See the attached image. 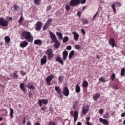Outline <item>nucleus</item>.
Segmentation results:
<instances>
[{
	"label": "nucleus",
	"instance_id": "f257e3e1",
	"mask_svg": "<svg viewBox=\"0 0 125 125\" xmlns=\"http://www.w3.org/2000/svg\"><path fill=\"white\" fill-rule=\"evenodd\" d=\"M21 39L26 40L28 42H32L34 41V37L31 32L24 31L21 33Z\"/></svg>",
	"mask_w": 125,
	"mask_h": 125
},
{
	"label": "nucleus",
	"instance_id": "f03ea898",
	"mask_svg": "<svg viewBox=\"0 0 125 125\" xmlns=\"http://www.w3.org/2000/svg\"><path fill=\"white\" fill-rule=\"evenodd\" d=\"M49 35L53 42H55L54 45L55 48L57 49V48L60 46V43L58 41H57V38L56 37V36H55L54 33L52 32L51 31H49Z\"/></svg>",
	"mask_w": 125,
	"mask_h": 125
},
{
	"label": "nucleus",
	"instance_id": "7ed1b4c3",
	"mask_svg": "<svg viewBox=\"0 0 125 125\" xmlns=\"http://www.w3.org/2000/svg\"><path fill=\"white\" fill-rule=\"evenodd\" d=\"M46 54L48 56V60H51L54 56V54H53V50L51 49H48L46 51Z\"/></svg>",
	"mask_w": 125,
	"mask_h": 125
},
{
	"label": "nucleus",
	"instance_id": "20e7f679",
	"mask_svg": "<svg viewBox=\"0 0 125 125\" xmlns=\"http://www.w3.org/2000/svg\"><path fill=\"white\" fill-rule=\"evenodd\" d=\"M9 23L8 21L5 20L4 18H0V26L2 27H7Z\"/></svg>",
	"mask_w": 125,
	"mask_h": 125
},
{
	"label": "nucleus",
	"instance_id": "39448f33",
	"mask_svg": "<svg viewBox=\"0 0 125 125\" xmlns=\"http://www.w3.org/2000/svg\"><path fill=\"white\" fill-rule=\"evenodd\" d=\"M43 25V24L41 21H38L35 24V30L40 32L42 30V27Z\"/></svg>",
	"mask_w": 125,
	"mask_h": 125
},
{
	"label": "nucleus",
	"instance_id": "423d86ee",
	"mask_svg": "<svg viewBox=\"0 0 125 125\" xmlns=\"http://www.w3.org/2000/svg\"><path fill=\"white\" fill-rule=\"evenodd\" d=\"M81 3V0H71L69 2L70 6L74 7Z\"/></svg>",
	"mask_w": 125,
	"mask_h": 125
},
{
	"label": "nucleus",
	"instance_id": "0eeeda50",
	"mask_svg": "<svg viewBox=\"0 0 125 125\" xmlns=\"http://www.w3.org/2000/svg\"><path fill=\"white\" fill-rule=\"evenodd\" d=\"M54 78L53 74H50L47 78H46V81L47 84L50 85V82L52 81V79Z\"/></svg>",
	"mask_w": 125,
	"mask_h": 125
},
{
	"label": "nucleus",
	"instance_id": "6e6552de",
	"mask_svg": "<svg viewBox=\"0 0 125 125\" xmlns=\"http://www.w3.org/2000/svg\"><path fill=\"white\" fill-rule=\"evenodd\" d=\"M89 110V106L88 105H85L82 108V113L83 115H86Z\"/></svg>",
	"mask_w": 125,
	"mask_h": 125
},
{
	"label": "nucleus",
	"instance_id": "1a4fd4ad",
	"mask_svg": "<svg viewBox=\"0 0 125 125\" xmlns=\"http://www.w3.org/2000/svg\"><path fill=\"white\" fill-rule=\"evenodd\" d=\"M117 4L119 6V7L122 6V3H121L120 2H114L111 6V7L113 9L114 12H117V10H116V5Z\"/></svg>",
	"mask_w": 125,
	"mask_h": 125
},
{
	"label": "nucleus",
	"instance_id": "9d476101",
	"mask_svg": "<svg viewBox=\"0 0 125 125\" xmlns=\"http://www.w3.org/2000/svg\"><path fill=\"white\" fill-rule=\"evenodd\" d=\"M62 93L64 96L68 97L69 96V89L67 86L63 87L62 90Z\"/></svg>",
	"mask_w": 125,
	"mask_h": 125
},
{
	"label": "nucleus",
	"instance_id": "9b49d317",
	"mask_svg": "<svg viewBox=\"0 0 125 125\" xmlns=\"http://www.w3.org/2000/svg\"><path fill=\"white\" fill-rule=\"evenodd\" d=\"M56 62H59L60 64H61V65H64V62L63 60H62V58H61V57L60 56H58L55 58Z\"/></svg>",
	"mask_w": 125,
	"mask_h": 125
},
{
	"label": "nucleus",
	"instance_id": "f8f14e48",
	"mask_svg": "<svg viewBox=\"0 0 125 125\" xmlns=\"http://www.w3.org/2000/svg\"><path fill=\"white\" fill-rule=\"evenodd\" d=\"M109 44L110 45H111L112 47L113 48L115 46L116 42L115 41V39L114 38H110L109 40Z\"/></svg>",
	"mask_w": 125,
	"mask_h": 125
},
{
	"label": "nucleus",
	"instance_id": "ddd939ff",
	"mask_svg": "<svg viewBox=\"0 0 125 125\" xmlns=\"http://www.w3.org/2000/svg\"><path fill=\"white\" fill-rule=\"evenodd\" d=\"M28 44H29V43L27 41H23L21 42V43L20 44V46H21V47L24 48V47H26V46H27Z\"/></svg>",
	"mask_w": 125,
	"mask_h": 125
},
{
	"label": "nucleus",
	"instance_id": "4468645a",
	"mask_svg": "<svg viewBox=\"0 0 125 125\" xmlns=\"http://www.w3.org/2000/svg\"><path fill=\"white\" fill-rule=\"evenodd\" d=\"M99 121L104 125H109V122H108V121H107L106 119H103V118H99Z\"/></svg>",
	"mask_w": 125,
	"mask_h": 125
},
{
	"label": "nucleus",
	"instance_id": "2eb2a0df",
	"mask_svg": "<svg viewBox=\"0 0 125 125\" xmlns=\"http://www.w3.org/2000/svg\"><path fill=\"white\" fill-rule=\"evenodd\" d=\"M47 59H46V56H43V58L41 60V65H44L45 63H46Z\"/></svg>",
	"mask_w": 125,
	"mask_h": 125
},
{
	"label": "nucleus",
	"instance_id": "dca6fc26",
	"mask_svg": "<svg viewBox=\"0 0 125 125\" xmlns=\"http://www.w3.org/2000/svg\"><path fill=\"white\" fill-rule=\"evenodd\" d=\"M68 57V51H64L62 52V60L63 61H65L66 59H67V58Z\"/></svg>",
	"mask_w": 125,
	"mask_h": 125
},
{
	"label": "nucleus",
	"instance_id": "f3484780",
	"mask_svg": "<svg viewBox=\"0 0 125 125\" xmlns=\"http://www.w3.org/2000/svg\"><path fill=\"white\" fill-rule=\"evenodd\" d=\"M73 117L74 122H77V120H78V117H79V112H78V111H74Z\"/></svg>",
	"mask_w": 125,
	"mask_h": 125
},
{
	"label": "nucleus",
	"instance_id": "a211bd4d",
	"mask_svg": "<svg viewBox=\"0 0 125 125\" xmlns=\"http://www.w3.org/2000/svg\"><path fill=\"white\" fill-rule=\"evenodd\" d=\"M72 34L74 35V39L75 41H78L79 40V38L80 37V35L75 31L72 32Z\"/></svg>",
	"mask_w": 125,
	"mask_h": 125
},
{
	"label": "nucleus",
	"instance_id": "6ab92c4d",
	"mask_svg": "<svg viewBox=\"0 0 125 125\" xmlns=\"http://www.w3.org/2000/svg\"><path fill=\"white\" fill-rule=\"evenodd\" d=\"M100 97V94L97 93L94 94L93 99L94 101H97V100Z\"/></svg>",
	"mask_w": 125,
	"mask_h": 125
},
{
	"label": "nucleus",
	"instance_id": "aec40b11",
	"mask_svg": "<svg viewBox=\"0 0 125 125\" xmlns=\"http://www.w3.org/2000/svg\"><path fill=\"white\" fill-rule=\"evenodd\" d=\"M34 44H36L37 45H42V42L41 40L37 39L34 41Z\"/></svg>",
	"mask_w": 125,
	"mask_h": 125
},
{
	"label": "nucleus",
	"instance_id": "412c9836",
	"mask_svg": "<svg viewBox=\"0 0 125 125\" xmlns=\"http://www.w3.org/2000/svg\"><path fill=\"white\" fill-rule=\"evenodd\" d=\"M56 35L59 38V40H60V41H62V40H63V35H62V33H61V32H57Z\"/></svg>",
	"mask_w": 125,
	"mask_h": 125
},
{
	"label": "nucleus",
	"instance_id": "4be33fe9",
	"mask_svg": "<svg viewBox=\"0 0 125 125\" xmlns=\"http://www.w3.org/2000/svg\"><path fill=\"white\" fill-rule=\"evenodd\" d=\"M20 88L21 89V90L23 91V92H25L26 91V90L25 89V84L24 83H21L20 85Z\"/></svg>",
	"mask_w": 125,
	"mask_h": 125
},
{
	"label": "nucleus",
	"instance_id": "5701e85b",
	"mask_svg": "<svg viewBox=\"0 0 125 125\" xmlns=\"http://www.w3.org/2000/svg\"><path fill=\"white\" fill-rule=\"evenodd\" d=\"M55 90L56 92H57L58 94H59V93H62V90L61 89V88H60V87L56 86Z\"/></svg>",
	"mask_w": 125,
	"mask_h": 125
},
{
	"label": "nucleus",
	"instance_id": "b1692460",
	"mask_svg": "<svg viewBox=\"0 0 125 125\" xmlns=\"http://www.w3.org/2000/svg\"><path fill=\"white\" fill-rule=\"evenodd\" d=\"M75 91L77 93H80L81 92V87L79 84H77L75 87Z\"/></svg>",
	"mask_w": 125,
	"mask_h": 125
},
{
	"label": "nucleus",
	"instance_id": "393cba45",
	"mask_svg": "<svg viewBox=\"0 0 125 125\" xmlns=\"http://www.w3.org/2000/svg\"><path fill=\"white\" fill-rule=\"evenodd\" d=\"M17 73H18L17 71L13 72V77L14 79H18V74Z\"/></svg>",
	"mask_w": 125,
	"mask_h": 125
},
{
	"label": "nucleus",
	"instance_id": "a878e982",
	"mask_svg": "<svg viewBox=\"0 0 125 125\" xmlns=\"http://www.w3.org/2000/svg\"><path fill=\"white\" fill-rule=\"evenodd\" d=\"M31 84V83H27V88H29V89L30 90H32V89H35V86H34V85L32 84V85H30Z\"/></svg>",
	"mask_w": 125,
	"mask_h": 125
},
{
	"label": "nucleus",
	"instance_id": "bb28decb",
	"mask_svg": "<svg viewBox=\"0 0 125 125\" xmlns=\"http://www.w3.org/2000/svg\"><path fill=\"white\" fill-rule=\"evenodd\" d=\"M82 86L85 88L87 87V86H88V83L87 82V81H83L82 83Z\"/></svg>",
	"mask_w": 125,
	"mask_h": 125
},
{
	"label": "nucleus",
	"instance_id": "cd10ccee",
	"mask_svg": "<svg viewBox=\"0 0 125 125\" xmlns=\"http://www.w3.org/2000/svg\"><path fill=\"white\" fill-rule=\"evenodd\" d=\"M4 40L6 43H9L10 42V38L8 36H5L4 37Z\"/></svg>",
	"mask_w": 125,
	"mask_h": 125
},
{
	"label": "nucleus",
	"instance_id": "c85d7f7f",
	"mask_svg": "<svg viewBox=\"0 0 125 125\" xmlns=\"http://www.w3.org/2000/svg\"><path fill=\"white\" fill-rule=\"evenodd\" d=\"M73 104H74L73 109H75L77 108V107H78V106H79V102L75 101L73 102Z\"/></svg>",
	"mask_w": 125,
	"mask_h": 125
},
{
	"label": "nucleus",
	"instance_id": "c756f323",
	"mask_svg": "<svg viewBox=\"0 0 125 125\" xmlns=\"http://www.w3.org/2000/svg\"><path fill=\"white\" fill-rule=\"evenodd\" d=\"M74 54H75V51L74 50L71 51L69 55L68 58L69 59H71L72 57L74 56Z\"/></svg>",
	"mask_w": 125,
	"mask_h": 125
},
{
	"label": "nucleus",
	"instance_id": "7c9ffc66",
	"mask_svg": "<svg viewBox=\"0 0 125 125\" xmlns=\"http://www.w3.org/2000/svg\"><path fill=\"white\" fill-rule=\"evenodd\" d=\"M58 80H59V82L60 83H63V81L64 80V76H59Z\"/></svg>",
	"mask_w": 125,
	"mask_h": 125
},
{
	"label": "nucleus",
	"instance_id": "2f4dec72",
	"mask_svg": "<svg viewBox=\"0 0 125 125\" xmlns=\"http://www.w3.org/2000/svg\"><path fill=\"white\" fill-rule=\"evenodd\" d=\"M121 77H125V68H123L121 69Z\"/></svg>",
	"mask_w": 125,
	"mask_h": 125
},
{
	"label": "nucleus",
	"instance_id": "473e14b6",
	"mask_svg": "<svg viewBox=\"0 0 125 125\" xmlns=\"http://www.w3.org/2000/svg\"><path fill=\"white\" fill-rule=\"evenodd\" d=\"M104 119H109L110 118V114L108 112H106L104 116Z\"/></svg>",
	"mask_w": 125,
	"mask_h": 125
},
{
	"label": "nucleus",
	"instance_id": "72a5a7b5",
	"mask_svg": "<svg viewBox=\"0 0 125 125\" xmlns=\"http://www.w3.org/2000/svg\"><path fill=\"white\" fill-rule=\"evenodd\" d=\"M34 1L36 5H40L42 2V0H34Z\"/></svg>",
	"mask_w": 125,
	"mask_h": 125
},
{
	"label": "nucleus",
	"instance_id": "f704fd0d",
	"mask_svg": "<svg viewBox=\"0 0 125 125\" xmlns=\"http://www.w3.org/2000/svg\"><path fill=\"white\" fill-rule=\"evenodd\" d=\"M10 112L9 114V116H10V118H13V114H14V112L13 109L11 108H10Z\"/></svg>",
	"mask_w": 125,
	"mask_h": 125
},
{
	"label": "nucleus",
	"instance_id": "c9c22d12",
	"mask_svg": "<svg viewBox=\"0 0 125 125\" xmlns=\"http://www.w3.org/2000/svg\"><path fill=\"white\" fill-rule=\"evenodd\" d=\"M51 22H52V19H49L47 20L46 24L47 25H48V26H50V24H51Z\"/></svg>",
	"mask_w": 125,
	"mask_h": 125
},
{
	"label": "nucleus",
	"instance_id": "e433bc0d",
	"mask_svg": "<svg viewBox=\"0 0 125 125\" xmlns=\"http://www.w3.org/2000/svg\"><path fill=\"white\" fill-rule=\"evenodd\" d=\"M81 21L83 22V24H88V20L85 19H82Z\"/></svg>",
	"mask_w": 125,
	"mask_h": 125
},
{
	"label": "nucleus",
	"instance_id": "4c0bfd02",
	"mask_svg": "<svg viewBox=\"0 0 125 125\" xmlns=\"http://www.w3.org/2000/svg\"><path fill=\"white\" fill-rule=\"evenodd\" d=\"M42 102L44 105H47V103H48V100L47 99H42Z\"/></svg>",
	"mask_w": 125,
	"mask_h": 125
},
{
	"label": "nucleus",
	"instance_id": "58836bf2",
	"mask_svg": "<svg viewBox=\"0 0 125 125\" xmlns=\"http://www.w3.org/2000/svg\"><path fill=\"white\" fill-rule=\"evenodd\" d=\"M23 20H24V18L23 16H21L18 22L19 24H22V22H23Z\"/></svg>",
	"mask_w": 125,
	"mask_h": 125
},
{
	"label": "nucleus",
	"instance_id": "ea45409f",
	"mask_svg": "<svg viewBox=\"0 0 125 125\" xmlns=\"http://www.w3.org/2000/svg\"><path fill=\"white\" fill-rule=\"evenodd\" d=\"M110 78L111 81L114 82V80H115V78H116V75L115 74V73H113Z\"/></svg>",
	"mask_w": 125,
	"mask_h": 125
},
{
	"label": "nucleus",
	"instance_id": "a19ab883",
	"mask_svg": "<svg viewBox=\"0 0 125 125\" xmlns=\"http://www.w3.org/2000/svg\"><path fill=\"white\" fill-rule=\"evenodd\" d=\"M14 9L15 11H18V10L20 9V8H19V7H18V5H14Z\"/></svg>",
	"mask_w": 125,
	"mask_h": 125
},
{
	"label": "nucleus",
	"instance_id": "79ce46f5",
	"mask_svg": "<svg viewBox=\"0 0 125 125\" xmlns=\"http://www.w3.org/2000/svg\"><path fill=\"white\" fill-rule=\"evenodd\" d=\"M99 81L100 82H102V83H106V80L103 77H101L99 79Z\"/></svg>",
	"mask_w": 125,
	"mask_h": 125
},
{
	"label": "nucleus",
	"instance_id": "37998d69",
	"mask_svg": "<svg viewBox=\"0 0 125 125\" xmlns=\"http://www.w3.org/2000/svg\"><path fill=\"white\" fill-rule=\"evenodd\" d=\"M38 103L39 104L40 107H42V100H39Z\"/></svg>",
	"mask_w": 125,
	"mask_h": 125
},
{
	"label": "nucleus",
	"instance_id": "c03bdc74",
	"mask_svg": "<svg viewBox=\"0 0 125 125\" xmlns=\"http://www.w3.org/2000/svg\"><path fill=\"white\" fill-rule=\"evenodd\" d=\"M68 41H69V38H68V37L65 36L63 38L62 42H68Z\"/></svg>",
	"mask_w": 125,
	"mask_h": 125
},
{
	"label": "nucleus",
	"instance_id": "a18cd8bd",
	"mask_svg": "<svg viewBox=\"0 0 125 125\" xmlns=\"http://www.w3.org/2000/svg\"><path fill=\"white\" fill-rule=\"evenodd\" d=\"M49 27V25H47L46 23L45 24L44 26L43 27V31H45Z\"/></svg>",
	"mask_w": 125,
	"mask_h": 125
},
{
	"label": "nucleus",
	"instance_id": "49530a36",
	"mask_svg": "<svg viewBox=\"0 0 125 125\" xmlns=\"http://www.w3.org/2000/svg\"><path fill=\"white\" fill-rule=\"evenodd\" d=\"M74 47L76 49H77L78 50H80V49H81V46L78 44L75 45Z\"/></svg>",
	"mask_w": 125,
	"mask_h": 125
},
{
	"label": "nucleus",
	"instance_id": "de8ad7c7",
	"mask_svg": "<svg viewBox=\"0 0 125 125\" xmlns=\"http://www.w3.org/2000/svg\"><path fill=\"white\" fill-rule=\"evenodd\" d=\"M113 88L115 89V90H117L118 89V85L117 84H114L113 86Z\"/></svg>",
	"mask_w": 125,
	"mask_h": 125
},
{
	"label": "nucleus",
	"instance_id": "09e8293b",
	"mask_svg": "<svg viewBox=\"0 0 125 125\" xmlns=\"http://www.w3.org/2000/svg\"><path fill=\"white\" fill-rule=\"evenodd\" d=\"M70 8H71V6L70 5H66L65 9L66 11H69Z\"/></svg>",
	"mask_w": 125,
	"mask_h": 125
},
{
	"label": "nucleus",
	"instance_id": "8fccbe9b",
	"mask_svg": "<svg viewBox=\"0 0 125 125\" xmlns=\"http://www.w3.org/2000/svg\"><path fill=\"white\" fill-rule=\"evenodd\" d=\"M21 76H25V75H26V73L23 70H21Z\"/></svg>",
	"mask_w": 125,
	"mask_h": 125
},
{
	"label": "nucleus",
	"instance_id": "3c124183",
	"mask_svg": "<svg viewBox=\"0 0 125 125\" xmlns=\"http://www.w3.org/2000/svg\"><path fill=\"white\" fill-rule=\"evenodd\" d=\"M51 9V5H49L47 7L46 10L47 11H49Z\"/></svg>",
	"mask_w": 125,
	"mask_h": 125
},
{
	"label": "nucleus",
	"instance_id": "603ef678",
	"mask_svg": "<svg viewBox=\"0 0 125 125\" xmlns=\"http://www.w3.org/2000/svg\"><path fill=\"white\" fill-rule=\"evenodd\" d=\"M77 16H78V17H81V16L82 15V12L81 11H78L77 12Z\"/></svg>",
	"mask_w": 125,
	"mask_h": 125
},
{
	"label": "nucleus",
	"instance_id": "864d4df0",
	"mask_svg": "<svg viewBox=\"0 0 125 125\" xmlns=\"http://www.w3.org/2000/svg\"><path fill=\"white\" fill-rule=\"evenodd\" d=\"M67 50H71L72 49V46L68 45L66 47Z\"/></svg>",
	"mask_w": 125,
	"mask_h": 125
},
{
	"label": "nucleus",
	"instance_id": "5fc2aeb1",
	"mask_svg": "<svg viewBox=\"0 0 125 125\" xmlns=\"http://www.w3.org/2000/svg\"><path fill=\"white\" fill-rule=\"evenodd\" d=\"M81 31L82 32L83 35H85V31H84V29H81Z\"/></svg>",
	"mask_w": 125,
	"mask_h": 125
},
{
	"label": "nucleus",
	"instance_id": "6e6d98bb",
	"mask_svg": "<svg viewBox=\"0 0 125 125\" xmlns=\"http://www.w3.org/2000/svg\"><path fill=\"white\" fill-rule=\"evenodd\" d=\"M103 112H104V110L103 109H100L99 111V114H103Z\"/></svg>",
	"mask_w": 125,
	"mask_h": 125
},
{
	"label": "nucleus",
	"instance_id": "4d7b16f0",
	"mask_svg": "<svg viewBox=\"0 0 125 125\" xmlns=\"http://www.w3.org/2000/svg\"><path fill=\"white\" fill-rule=\"evenodd\" d=\"M86 1V0H81L80 3H82V4H83V3H85Z\"/></svg>",
	"mask_w": 125,
	"mask_h": 125
},
{
	"label": "nucleus",
	"instance_id": "13d9d810",
	"mask_svg": "<svg viewBox=\"0 0 125 125\" xmlns=\"http://www.w3.org/2000/svg\"><path fill=\"white\" fill-rule=\"evenodd\" d=\"M49 125H55V123L52 122V121H50L49 123Z\"/></svg>",
	"mask_w": 125,
	"mask_h": 125
},
{
	"label": "nucleus",
	"instance_id": "bf43d9fd",
	"mask_svg": "<svg viewBox=\"0 0 125 125\" xmlns=\"http://www.w3.org/2000/svg\"><path fill=\"white\" fill-rule=\"evenodd\" d=\"M59 95V97L61 98V99H63V95H62V93L58 94Z\"/></svg>",
	"mask_w": 125,
	"mask_h": 125
},
{
	"label": "nucleus",
	"instance_id": "052dcab7",
	"mask_svg": "<svg viewBox=\"0 0 125 125\" xmlns=\"http://www.w3.org/2000/svg\"><path fill=\"white\" fill-rule=\"evenodd\" d=\"M46 109V107L45 106H44L41 108V110H42L43 111H45Z\"/></svg>",
	"mask_w": 125,
	"mask_h": 125
},
{
	"label": "nucleus",
	"instance_id": "680f3d73",
	"mask_svg": "<svg viewBox=\"0 0 125 125\" xmlns=\"http://www.w3.org/2000/svg\"><path fill=\"white\" fill-rule=\"evenodd\" d=\"M23 125H25L26 124V119H25V117L23 118V120L22 121Z\"/></svg>",
	"mask_w": 125,
	"mask_h": 125
},
{
	"label": "nucleus",
	"instance_id": "e2e57ef3",
	"mask_svg": "<svg viewBox=\"0 0 125 125\" xmlns=\"http://www.w3.org/2000/svg\"><path fill=\"white\" fill-rule=\"evenodd\" d=\"M96 16H97V12L94 15V17L93 18V20H94V19L96 18Z\"/></svg>",
	"mask_w": 125,
	"mask_h": 125
},
{
	"label": "nucleus",
	"instance_id": "0e129e2a",
	"mask_svg": "<svg viewBox=\"0 0 125 125\" xmlns=\"http://www.w3.org/2000/svg\"><path fill=\"white\" fill-rule=\"evenodd\" d=\"M125 116V112H124V113L121 114V117L122 118H124Z\"/></svg>",
	"mask_w": 125,
	"mask_h": 125
},
{
	"label": "nucleus",
	"instance_id": "69168bd1",
	"mask_svg": "<svg viewBox=\"0 0 125 125\" xmlns=\"http://www.w3.org/2000/svg\"><path fill=\"white\" fill-rule=\"evenodd\" d=\"M26 125H32V123H31V122L30 121H28L27 122Z\"/></svg>",
	"mask_w": 125,
	"mask_h": 125
},
{
	"label": "nucleus",
	"instance_id": "338daca9",
	"mask_svg": "<svg viewBox=\"0 0 125 125\" xmlns=\"http://www.w3.org/2000/svg\"><path fill=\"white\" fill-rule=\"evenodd\" d=\"M28 95H29L30 97H31L32 95V94L31 93V92H29Z\"/></svg>",
	"mask_w": 125,
	"mask_h": 125
},
{
	"label": "nucleus",
	"instance_id": "774afa93",
	"mask_svg": "<svg viewBox=\"0 0 125 125\" xmlns=\"http://www.w3.org/2000/svg\"><path fill=\"white\" fill-rule=\"evenodd\" d=\"M34 125H41V124L39 123H36Z\"/></svg>",
	"mask_w": 125,
	"mask_h": 125
}]
</instances>
